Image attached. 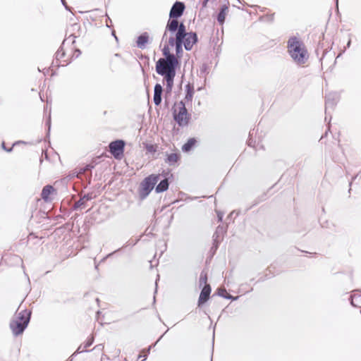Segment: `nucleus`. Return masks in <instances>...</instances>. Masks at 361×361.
Returning a JSON list of instances; mask_svg holds the SVG:
<instances>
[{
	"instance_id": "obj_1",
	"label": "nucleus",
	"mask_w": 361,
	"mask_h": 361,
	"mask_svg": "<svg viewBox=\"0 0 361 361\" xmlns=\"http://www.w3.org/2000/svg\"><path fill=\"white\" fill-rule=\"evenodd\" d=\"M167 39L162 49L164 57L159 59L156 62L155 70L158 75L164 77L166 81V94H170L173 87L176 70L180 65V59L183 54L182 34L175 35L169 34Z\"/></svg>"
},
{
	"instance_id": "obj_2",
	"label": "nucleus",
	"mask_w": 361,
	"mask_h": 361,
	"mask_svg": "<svg viewBox=\"0 0 361 361\" xmlns=\"http://www.w3.org/2000/svg\"><path fill=\"white\" fill-rule=\"evenodd\" d=\"M185 10V4L183 1H176L171 6L169 19L167 20L165 30L161 38V42H164V39H167V35L169 32L177 30L180 27L181 24H184L183 21H179V18L183 15Z\"/></svg>"
},
{
	"instance_id": "obj_3",
	"label": "nucleus",
	"mask_w": 361,
	"mask_h": 361,
	"mask_svg": "<svg viewBox=\"0 0 361 361\" xmlns=\"http://www.w3.org/2000/svg\"><path fill=\"white\" fill-rule=\"evenodd\" d=\"M288 51L298 64H304L308 59L307 50L303 42L297 37H290L287 42Z\"/></svg>"
},
{
	"instance_id": "obj_4",
	"label": "nucleus",
	"mask_w": 361,
	"mask_h": 361,
	"mask_svg": "<svg viewBox=\"0 0 361 361\" xmlns=\"http://www.w3.org/2000/svg\"><path fill=\"white\" fill-rule=\"evenodd\" d=\"M30 311L27 310L16 312L10 322V328L14 336L23 334L30 322Z\"/></svg>"
},
{
	"instance_id": "obj_5",
	"label": "nucleus",
	"mask_w": 361,
	"mask_h": 361,
	"mask_svg": "<svg viewBox=\"0 0 361 361\" xmlns=\"http://www.w3.org/2000/svg\"><path fill=\"white\" fill-rule=\"evenodd\" d=\"M160 176L161 174L152 173L142 180L138 189V195L141 200L146 199L152 190L155 188Z\"/></svg>"
},
{
	"instance_id": "obj_6",
	"label": "nucleus",
	"mask_w": 361,
	"mask_h": 361,
	"mask_svg": "<svg viewBox=\"0 0 361 361\" xmlns=\"http://www.w3.org/2000/svg\"><path fill=\"white\" fill-rule=\"evenodd\" d=\"M182 34V41L184 42L183 47L186 51H190L194 44L198 42V37L195 32H187L185 24H181L177 30H172L169 34L178 35Z\"/></svg>"
},
{
	"instance_id": "obj_7",
	"label": "nucleus",
	"mask_w": 361,
	"mask_h": 361,
	"mask_svg": "<svg viewBox=\"0 0 361 361\" xmlns=\"http://www.w3.org/2000/svg\"><path fill=\"white\" fill-rule=\"evenodd\" d=\"M172 114L173 120L177 123L178 126L183 128L188 126L191 115L188 113L185 106V102L181 100L178 103V110L172 108Z\"/></svg>"
},
{
	"instance_id": "obj_8",
	"label": "nucleus",
	"mask_w": 361,
	"mask_h": 361,
	"mask_svg": "<svg viewBox=\"0 0 361 361\" xmlns=\"http://www.w3.org/2000/svg\"><path fill=\"white\" fill-rule=\"evenodd\" d=\"M126 142L123 140H116L109 143V152L115 159H120L123 154Z\"/></svg>"
},
{
	"instance_id": "obj_9",
	"label": "nucleus",
	"mask_w": 361,
	"mask_h": 361,
	"mask_svg": "<svg viewBox=\"0 0 361 361\" xmlns=\"http://www.w3.org/2000/svg\"><path fill=\"white\" fill-rule=\"evenodd\" d=\"M211 292L212 288L210 285H205L202 287L197 301V306L199 307H202L205 302L208 301Z\"/></svg>"
},
{
	"instance_id": "obj_10",
	"label": "nucleus",
	"mask_w": 361,
	"mask_h": 361,
	"mask_svg": "<svg viewBox=\"0 0 361 361\" xmlns=\"http://www.w3.org/2000/svg\"><path fill=\"white\" fill-rule=\"evenodd\" d=\"M163 87L159 83H157L154 87L153 101L155 106H159L162 100Z\"/></svg>"
},
{
	"instance_id": "obj_11",
	"label": "nucleus",
	"mask_w": 361,
	"mask_h": 361,
	"mask_svg": "<svg viewBox=\"0 0 361 361\" xmlns=\"http://www.w3.org/2000/svg\"><path fill=\"white\" fill-rule=\"evenodd\" d=\"M325 98L326 111L329 108H334L338 101V96L336 92L329 93L328 94L326 95Z\"/></svg>"
},
{
	"instance_id": "obj_12",
	"label": "nucleus",
	"mask_w": 361,
	"mask_h": 361,
	"mask_svg": "<svg viewBox=\"0 0 361 361\" xmlns=\"http://www.w3.org/2000/svg\"><path fill=\"white\" fill-rule=\"evenodd\" d=\"M161 176H163L164 178L161 180L156 186H155V192L157 193H161L166 191L169 189V178L166 176V175H164L163 173L161 174Z\"/></svg>"
},
{
	"instance_id": "obj_13",
	"label": "nucleus",
	"mask_w": 361,
	"mask_h": 361,
	"mask_svg": "<svg viewBox=\"0 0 361 361\" xmlns=\"http://www.w3.org/2000/svg\"><path fill=\"white\" fill-rule=\"evenodd\" d=\"M93 198L92 193H87L83 195L77 202H75L73 206V209L77 210L78 209L85 207L87 201L91 200Z\"/></svg>"
},
{
	"instance_id": "obj_14",
	"label": "nucleus",
	"mask_w": 361,
	"mask_h": 361,
	"mask_svg": "<svg viewBox=\"0 0 361 361\" xmlns=\"http://www.w3.org/2000/svg\"><path fill=\"white\" fill-rule=\"evenodd\" d=\"M149 41V34L146 32H142L136 41L137 47L141 49H143L146 47V44Z\"/></svg>"
},
{
	"instance_id": "obj_15",
	"label": "nucleus",
	"mask_w": 361,
	"mask_h": 361,
	"mask_svg": "<svg viewBox=\"0 0 361 361\" xmlns=\"http://www.w3.org/2000/svg\"><path fill=\"white\" fill-rule=\"evenodd\" d=\"M228 11V7L226 4H224L220 7L219 12L216 16V20L220 25H223L224 23Z\"/></svg>"
},
{
	"instance_id": "obj_16",
	"label": "nucleus",
	"mask_w": 361,
	"mask_h": 361,
	"mask_svg": "<svg viewBox=\"0 0 361 361\" xmlns=\"http://www.w3.org/2000/svg\"><path fill=\"white\" fill-rule=\"evenodd\" d=\"M64 56H65V52L62 50V49H59L55 54L56 62H54V61H52L51 67H49L48 69L47 68V73H48L49 72V71H53V68L54 66L59 67V66H61V64L59 63L58 61L61 59H62ZM62 66H64V65L63 64Z\"/></svg>"
},
{
	"instance_id": "obj_17",
	"label": "nucleus",
	"mask_w": 361,
	"mask_h": 361,
	"mask_svg": "<svg viewBox=\"0 0 361 361\" xmlns=\"http://www.w3.org/2000/svg\"><path fill=\"white\" fill-rule=\"evenodd\" d=\"M185 96L184 100L186 102H192L193 95L195 93L194 86L192 84L188 82L185 85Z\"/></svg>"
},
{
	"instance_id": "obj_18",
	"label": "nucleus",
	"mask_w": 361,
	"mask_h": 361,
	"mask_svg": "<svg viewBox=\"0 0 361 361\" xmlns=\"http://www.w3.org/2000/svg\"><path fill=\"white\" fill-rule=\"evenodd\" d=\"M180 158V154L179 153H171L166 154V157L165 159V162L168 164L169 166H175L176 164Z\"/></svg>"
},
{
	"instance_id": "obj_19",
	"label": "nucleus",
	"mask_w": 361,
	"mask_h": 361,
	"mask_svg": "<svg viewBox=\"0 0 361 361\" xmlns=\"http://www.w3.org/2000/svg\"><path fill=\"white\" fill-rule=\"evenodd\" d=\"M197 140L195 137L189 138L187 142L182 146V151L183 152H188L192 150L197 144Z\"/></svg>"
},
{
	"instance_id": "obj_20",
	"label": "nucleus",
	"mask_w": 361,
	"mask_h": 361,
	"mask_svg": "<svg viewBox=\"0 0 361 361\" xmlns=\"http://www.w3.org/2000/svg\"><path fill=\"white\" fill-rule=\"evenodd\" d=\"M216 294L226 299H230L231 300H236L238 298V296L234 297L231 294L228 293L225 288H218L216 290Z\"/></svg>"
},
{
	"instance_id": "obj_21",
	"label": "nucleus",
	"mask_w": 361,
	"mask_h": 361,
	"mask_svg": "<svg viewBox=\"0 0 361 361\" xmlns=\"http://www.w3.org/2000/svg\"><path fill=\"white\" fill-rule=\"evenodd\" d=\"M56 189L51 185H47V203L54 199V196L56 195Z\"/></svg>"
},
{
	"instance_id": "obj_22",
	"label": "nucleus",
	"mask_w": 361,
	"mask_h": 361,
	"mask_svg": "<svg viewBox=\"0 0 361 361\" xmlns=\"http://www.w3.org/2000/svg\"><path fill=\"white\" fill-rule=\"evenodd\" d=\"M226 231L222 226H217L216 231L213 235L214 238V245L215 246V248L217 249L219 246V242L217 241V238L219 237V233H225Z\"/></svg>"
},
{
	"instance_id": "obj_23",
	"label": "nucleus",
	"mask_w": 361,
	"mask_h": 361,
	"mask_svg": "<svg viewBox=\"0 0 361 361\" xmlns=\"http://www.w3.org/2000/svg\"><path fill=\"white\" fill-rule=\"evenodd\" d=\"M350 302L353 307H360V302H361V295L354 294L350 296Z\"/></svg>"
},
{
	"instance_id": "obj_24",
	"label": "nucleus",
	"mask_w": 361,
	"mask_h": 361,
	"mask_svg": "<svg viewBox=\"0 0 361 361\" xmlns=\"http://www.w3.org/2000/svg\"><path fill=\"white\" fill-rule=\"evenodd\" d=\"M205 285H209L207 283V274L204 271H202L199 279L200 287L204 286Z\"/></svg>"
},
{
	"instance_id": "obj_25",
	"label": "nucleus",
	"mask_w": 361,
	"mask_h": 361,
	"mask_svg": "<svg viewBox=\"0 0 361 361\" xmlns=\"http://www.w3.org/2000/svg\"><path fill=\"white\" fill-rule=\"evenodd\" d=\"M83 352H89V350H85V348L82 349V345H80L75 353L69 357L68 361H73V358L78 354L82 353Z\"/></svg>"
},
{
	"instance_id": "obj_26",
	"label": "nucleus",
	"mask_w": 361,
	"mask_h": 361,
	"mask_svg": "<svg viewBox=\"0 0 361 361\" xmlns=\"http://www.w3.org/2000/svg\"><path fill=\"white\" fill-rule=\"evenodd\" d=\"M145 149L148 152L153 153L157 151V146L152 144H147L145 146Z\"/></svg>"
},
{
	"instance_id": "obj_27",
	"label": "nucleus",
	"mask_w": 361,
	"mask_h": 361,
	"mask_svg": "<svg viewBox=\"0 0 361 361\" xmlns=\"http://www.w3.org/2000/svg\"><path fill=\"white\" fill-rule=\"evenodd\" d=\"M78 37V36H76L74 33H71L68 37H66L63 44H65L66 42L69 41L71 39V43L72 44H74L75 42V38Z\"/></svg>"
},
{
	"instance_id": "obj_28",
	"label": "nucleus",
	"mask_w": 361,
	"mask_h": 361,
	"mask_svg": "<svg viewBox=\"0 0 361 361\" xmlns=\"http://www.w3.org/2000/svg\"><path fill=\"white\" fill-rule=\"evenodd\" d=\"M150 349H151V346H149L147 350H143V352H145V354L144 355H139L138 356V358H142V361H145L147 357V355L149 353V351H150Z\"/></svg>"
},
{
	"instance_id": "obj_29",
	"label": "nucleus",
	"mask_w": 361,
	"mask_h": 361,
	"mask_svg": "<svg viewBox=\"0 0 361 361\" xmlns=\"http://www.w3.org/2000/svg\"><path fill=\"white\" fill-rule=\"evenodd\" d=\"M94 342V338L93 336L87 338V341L85 343L84 348H87L92 345Z\"/></svg>"
},
{
	"instance_id": "obj_30",
	"label": "nucleus",
	"mask_w": 361,
	"mask_h": 361,
	"mask_svg": "<svg viewBox=\"0 0 361 361\" xmlns=\"http://www.w3.org/2000/svg\"><path fill=\"white\" fill-rule=\"evenodd\" d=\"M94 166L92 164H87L86 165L85 167H83L82 169H80L81 172L82 173H85L87 171H91L92 169L94 168Z\"/></svg>"
},
{
	"instance_id": "obj_31",
	"label": "nucleus",
	"mask_w": 361,
	"mask_h": 361,
	"mask_svg": "<svg viewBox=\"0 0 361 361\" xmlns=\"http://www.w3.org/2000/svg\"><path fill=\"white\" fill-rule=\"evenodd\" d=\"M247 143L248 146H250V147H254L255 143V141L253 140V139L252 138V135H251L250 132L249 133V139H248Z\"/></svg>"
},
{
	"instance_id": "obj_32",
	"label": "nucleus",
	"mask_w": 361,
	"mask_h": 361,
	"mask_svg": "<svg viewBox=\"0 0 361 361\" xmlns=\"http://www.w3.org/2000/svg\"><path fill=\"white\" fill-rule=\"evenodd\" d=\"M218 221L221 222L223 221L224 213L220 211H216Z\"/></svg>"
},
{
	"instance_id": "obj_33",
	"label": "nucleus",
	"mask_w": 361,
	"mask_h": 361,
	"mask_svg": "<svg viewBox=\"0 0 361 361\" xmlns=\"http://www.w3.org/2000/svg\"><path fill=\"white\" fill-rule=\"evenodd\" d=\"M207 69H208L207 66L206 64H203L200 67V74H203V73H207Z\"/></svg>"
},
{
	"instance_id": "obj_34",
	"label": "nucleus",
	"mask_w": 361,
	"mask_h": 361,
	"mask_svg": "<svg viewBox=\"0 0 361 361\" xmlns=\"http://www.w3.org/2000/svg\"><path fill=\"white\" fill-rule=\"evenodd\" d=\"M271 276H268L267 274L264 275V276H262L260 277L259 279H258V282H263L266 279H270Z\"/></svg>"
},
{
	"instance_id": "obj_35",
	"label": "nucleus",
	"mask_w": 361,
	"mask_h": 361,
	"mask_svg": "<svg viewBox=\"0 0 361 361\" xmlns=\"http://www.w3.org/2000/svg\"><path fill=\"white\" fill-rule=\"evenodd\" d=\"M71 27H72L73 30H79L80 28V25L78 23H73L71 25Z\"/></svg>"
},
{
	"instance_id": "obj_36",
	"label": "nucleus",
	"mask_w": 361,
	"mask_h": 361,
	"mask_svg": "<svg viewBox=\"0 0 361 361\" xmlns=\"http://www.w3.org/2000/svg\"><path fill=\"white\" fill-rule=\"evenodd\" d=\"M47 126H49V129L46 134V136L47 138L49 137V130H50V117H49L48 120L47 119Z\"/></svg>"
},
{
	"instance_id": "obj_37",
	"label": "nucleus",
	"mask_w": 361,
	"mask_h": 361,
	"mask_svg": "<svg viewBox=\"0 0 361 361\" xmlns=\"http://www.w3.org/2000/svg\"><path fill=\"white\" fill-rule=\"evenodd\" d=\"M209 0H203L202 4V8H206Z\"/></svg>"
},
{
	"instance_id": "obj_38",
	"label": "nucleus",
	"mask_w": 361,
	"mask_h": 361,
	"mask_svg": "<svg viewBox=\"0 0 361 361\" xmlns=\"http://www.w3.org/2000/svg\"><path fill=\"white\" fill-rule=\"evenodd\" d=\"M120 250H121V248H119V249H118V250H115V251H114V252H111V253L108 254V255L105 257V258H108V257H111L114 253H116V252L119 251Z\"/></svg>"
},
{
	"instance_id": "obj_39",
	"label": "nucleus",
	"mask_w": 361,
	"mask_h": 361,
	"mask_svg": "<svg viewBox=\"0 0 361 361\" xmlns=\"http://www.w3.org/2000/svg\"><path fill=\"white\" fill-rule=\"evenodd\" d=\"M41 196L42 199L45 200V187L42 190Z\"/></svg>"
},
{
	"instance_id": "obj_40",
	"label": "nucleus",
	"mask_w": 361,
	"mask_h": 361,
	"mask_svg": "<svg viewBox=\"0 0 361 361\" xmlns=\"http://www.w3.org/2000/svg\"><path fill=\"white\" fill-rule=\"evenodd\" d=\"M327 53H328L327 49H325V50H324V51H323L322 56V57L320 58V59H319V60H320V61H322V60H323V59H324V56H325Z\"/></svg>"
},
{
	"instance_id": "obj_41",
	"label": "nucleus",
	"mask_w": 361,
	"mask_h": 361,
	"mask_svg": "<svg viewBox=\"0 0 361 361\" xmlns=\"http://www.w3.org/2000/svg\"><path fill=\"white\" fill-rule=\"evenodd\" d=\"M61 2H62V4H63V5L65 6L66 9V10L70 11V8H69V7L67 6V4H66V3L65 0H61Z\"/></svg>"
},
{
	"instance_id": "obj_42",
	"label": "nucleus",
	"mask_w": 361,
	"mask_h": 361,
	"mask_svg": "<svg viewBox=\"0 0 361 361\" xmlns=\"http://www.w3.org/2000/svg\"><path fill=\"white\" fill-rule=\"evenodd\" d=\"M75 51L77 53V57L81 54V51L79 49H76Z\"/></svg>"
},
{
	"instance_id": "obj_43",
	"label": "nucleus",
	"mask_w": 361,
	"mask_h": 361,
	"mask_svg": "<svg viewBox=\"0 0 361 361\" xmlns=\"http://www.w3.org/2000/svg\"><path fill=\"white\" fill-rule=\"evenodd\" d=\"M350 44H351V39H349V40H348V43H347L346 47H347L348 48H349V47H350Z\"/></svg>"
},
{
	"instance_id": "obj_44",
	"label": "nucleus",
	"mask_w": 361,
	"mask_h": 361,
	"mask_svg": "<svg viewBox=\"0 0 361 361\" xmlns=\"http://www.w3.org/2000/svg\"><path fill=\"white\" fill-rule=\"evenodd\" d=\"M112 35L114 36L115 39H116V40H118V38H117V37L116 36V35H115V32H114V31H113V32H112Z\"/></svg>"
},
{
	"instance_id": "obj_45",
	"label": "nucleus",
	"mask_w": 361,
	"mask_h": 361,
	"mask_svg": "<svg viewBox=\"0 0 361 361\" xmlns=\"http://www.w3.org/2000/svg\"><path fill=\"white\" fill-rule=\"evenodd\" d=\"M358 175H359V173H357L356 176H355L353 177V180H355V179L357 177V176H358Z\"/></svg>"
},
{
	"instance_id": "obj_46",
	"label": "nucleus",
	"mask_w": 361,
	"mask_h": 361,
	"mask_svg": "<svg viewBox=\"0 0 361 361\" xmlns=\"http://www.w3.org/2000/svg\"><path fill=\"white\" fill-rule=\"evenodd\" d=\"M39 96H40V99H41V100H42V101H44V100H43V98H42V94H41L40 93H39Z\"/></svg>"
},
{
	"instance_id": "obj_47",
	"label": "nucleus",
	"mask_w": 361,
	"mask_h": 361,
	"mask_svg": "<svg viewBox=\"0 0 361 361\" xmlns=\"http://www.w3.org/2000/svg\"><path fill=\"white\" fill-rule=\"evenodd\" d=\"M2 147H3L4 149H6V148H5V145H4V142H3V143H2Z\"/></svg>"
},
{
	"instance_id": "obj_48",
	"label": "nucleus",
	"mask_w": 361,
	"mask_h": 361,
	"mask_svg": "<svg viewBox=\"0 0 361 361\" xmlns=\"http://www.w3.org/2000/svg\"><path fill=\"white\" fill-rule=\"evenodd\" d=\"M90 179H91V174H90V176H89V183H90Z\"/></svg>"
},
{
	"instance_id": "obj_49",
	"label": "nucleus",
	"mask_w": 361,
	"mask_h": 361,
	"mask_svg": "<svg viewBox=\"0 0 361 361\" xmlns=\"http://www.w3.org/2000/svg\"><path fill=\"white\" fill-rule=\"evenodd\" d=\"M336 5L338 6V0H336Z\"/></svg>"
},
{
	"instance_id": "obj_50",
	"label": "nucleus",
	"mask_w": 361,
	"mask_h": 361,
	"mask_svg": "<svg viewBox=\"0 0 361 361\" xmlns=\"http://www.w3.org/2000/svg\"><path fill=\"white\" fill-rule=\"evenodd\" d=\"M46 159H47V161H48V160H49V157H48V155H47V154Z\"/></svg>"
},
{
	"instance_id": "obj_51",
	"label": "nucleus",
	"mask_w": 361,
	"mask_h": 361,
	"mask_svg": "<svg viewBox=\"0 0 361 361\" xmlns=\"http://www.w3.org/2000/svg\"><path fill=\"white\" fill-rule=\"evenodd\" d=\"M46 218H47V219H49V216H48V213H47V212Z\"/></svg>"
},
{
	"instance_id": "obj_52",
	"label": "nucleus",
	"mask_w": 361,
	"mask_h": 361,
	"mask_svg": "<svg viewBox=\"0 0 361 361\" xmlns=\"http://www.w3.org/2000/svg\"><path fill=\"white\" fill-rule=\"evenodd\" d=\"M42 161H43V159L41 158V159H40V163L42 164Z\"/></svg>"
},
{
	"instance_id": "obj_53",
	"label": "nucleus",
	"mask_w": 361,
	"mask_h": 361,
	"mask_svg": "<svg viewBox=\"0 0 361 361\" xmlns=\"http://www.w3.org/2000/svg\"><path fill=\"white\" fill-rule=\"evenodd\" d=\"M202 89V87H199V88L197 89V90H201Z\"/></svg>"
},
{
	"instance_id": "obj_54",
	"label": "nucleus",
	"mask_w": 361,
	"mask_h": 361,
	"mask_svg": "<svg viewBox=\"0 0 361 361\" xmlns=\"http://www.w3.org/2000/svg\"><path fill=\"white\" fill-rule=\"evenodd\" d=\"M58 159L60 160V157L59 156V154H56Z\"/></svg>"
},
{
	"instance_id": "obj_55",
	"label": "nucleus",
	"mask_w": 361,
	"mask_h": 361,
	"mask_svg": "<svg viewBox=\"0 0 361 361\" xmlns=\"http://www.w3.org/2000/svg\"><path fill=\"white\" fill-rule=\"evenodd\" d=\"M8 152H11V148L9 149H7Z\"/></svg>"
},
{
	"instance_id": "obj_56",
	"label": "nucleus",
	"mask_w": 361,
	"mask_h": 361,
	"mask_svg": "<svg viewBox=\"0 0 361 361\" xmlns=\"http://www.w3.org/2000/svg\"><path fill=\"white\" fill-rule=\"evenodd\" d=\"M18 309H20V307H18ZM17 312H20L19 310H18Z\"/></svg>"
},
{
	"instance_id": "obj_57",
	"label": "nucleus",
	"mask_w": 361,
	"mask_h": 361,
	"mask_svg": "<svg viewBox=\"0 0 361 361\" xmlns=\"http://www.w3.org/2000/svg\"><path fill=\"white\" fill-rule=\"evenodd\" d=\"M359 307H360V312H361V306H360Z\"/></svg>"
}]
</instances>
